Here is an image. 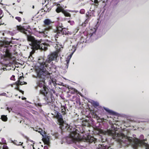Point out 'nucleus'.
I'll return each instance as SVG.
<instances>
[{"label":"nucleus","instance_id":"1","mask_svg":"<svg viewBox=\"0 0 149 149\" xmlns=\"http://www.w3.org/2000/svg\"><path fill=\"white\" fill-rule=\"evenodd\" d=\"M58 56L57 53H52L48 56L45 62L40 63V65L36 69L37 74V86L40 88L42 87L40 90V93L44 95V100L47 104L52 102L53 97L52 95L49 93L48 88L44 84L45 79L46 78H47L54 85L56 83L55 79L51 78V75H52V74L49 73L45 68L49 66L48 63H50L52 61L56 60Z\"/></svg>","mask_w":149,"mask_h":149},{"label":"nucleus","instance_id":"2","mask_svg":"<svg viewBox=\"0 0 149 149\" xmlns=\"http://www.w3.org/2000/svg\"><path fill=\"white\" fill-rule=\"evenodd\" d=\"M119 143L122 146H127L131 144L135 148L141 147L142 149H149V144L145 142L146 140H140L136 138L130 137L123 133L118 134Z\"/></svg>","mask_w":149,"mask_h":149},{"label":"nucleus","instance_id":"3","mask_svg":"<svg viewBox=\"0 0 149 149\" xmlns=\"http://www.w3.org/2000/svg\"><path fill=\"white\" fill-rule=\"evenodd\" d=\"M17 28L18 30L27 36L28 40L30 42L29 45L31 46L32 51L31 52V54H33L35 49H40L42 50H46L47 49L48 45L42 41H38L35 39L32 36L27 35L26 31L24 26H17Z\"/></svg>","mask_w":149,"mask_h":149},{"label":"nucleus","instance_id":"4","mask_svg":"<svg viewBox=\"0 0 149 149\" xmlns=\"http://www.w3.org/2000/svg\"><path fill=\"white\" fill-rule=\"evenodd\" d=\"M70 132L69 136L66 138L67 141L68 143L76 142L82 140V138L79 134V131L77 130L73 129V130H72V129H71Z\"/></svg>","mask_w":149,"mask_h":149},{"label":"nucleus","instance_id":"5","mask_svg":"<svg viewBox=\"0 0 149 149\" xmlns=\"http://www.w3.org/2000/svg\"><path fill=\"white\" fill-rule=\"evenodd\" d=\"M51 114L54 116V117L57 119L61 129H62L65 128L68 131L70 130V127L64 122L61 115L59 113L55 110L54 113Z\"/></svg>","mask_w":149,"mask_h":149},{"label":"nucleus","instance_id":"6","mask_svg":"<svg viewBox=\"0 0 149 149\" xmlns=\"http://www.w3.org/2000/svg\"><path fill=\"white\" fill-rule=\"evenodd\" d=\"M10 42L6 40L2 42L1 43V49L3 50L4 55L6 57L10 58H11L12 55L9 52V50L8 49V47L9 46Z\"/></svg>","mask_w":149,"mask_h":149},{"label":"nucleus","instance_id":"7","mask_svg":"<svg viewBox=\"0 0 149 149\" xmlns=\"http://www.w3.org/2000/svg\"><path fill=\"white\" fill-rule=\"evenodd\" d=\"M97 131L99 134L110 136H113L115 133L114 131L111 130H107V131H105L99 128L97 129Z\"/></svg>","mask_w":149,"mask_h":149},{"label":"nucleus","instance_id":"8","mask_svg":"<svg viewBox=\"0 0 149 149\" xmlns=\"http://www.w3.org/2000/svg\"><path fill=\"white\" fill-rule=\"evenodd\" d=\"M62 27L63 26H59L57 28V33L58 34V36L61 34L66 35L67 33V29L65 28H63Z\"/></svg>","mask_w":149,"mask_h":149},{"label":"nucleus","instance_id":"9","mask_svg":"<svg viewBox=\"0 0 149 149\" xmlns=\"http://www.w3.org/2000/svg\"><path fill=\"white\" fill-rule=\"evenodd\" d=\"M58 5L59 6L60 5H58V7L56 10V12L58 13L61 12L65 16L70 17V14L69 13L64 10L61 7H59Z\"/></svg>","mask_w":149,"mask_h":149},{"label":"nucleus","instance_id":"10","mask_svg":"<svg viewBox=\"0 0 149 149\" xmlns=\"http://www.w3.org/2000/svg\"><path fill=\"white\" fill-rule=\"evenodd\" d=\"M23 78H24V77L23 76H20L19 78V80L18 81H17L15 83L16 85V87L15 88V89L18 90V86H17L18 85H23L24 84H27V83L26 82H22V81H21L22 79Z\"/></svg>","mask_w":149,"mask_h":149},{"label":"nucleus","instance_id":"11","mask_svg":"<svg viewBox=\"0 0 149 149\" xmlns=\"http://www.w3.org/2000/svg\"><path fill=\"white\" fill-rule=\"evenodd\" d=\"M86 141L89 142L90 143H96L95 145L97 144L98 143L97 139L94 138L93 137H88L86 139Z\"/></svg>","mask_w":149,"mask_h":149},{"label":"nucleus","instance_id":"12","mask_svg":"<svg viewBox=\"0 0 149 149\" xmlns=\"http://www.w3.org/2000/svg\"><path fill=\"white\" fill-rule=\"evenodd\" d=\"M54 46L56 49L57 52H59L61 50V48H62L63 47L62 45L59 42H56L55 44L53 45Z\"/></svg>","mask_w":149,"mask_h":149},{"label":"nucleus","instance_id":"13","mask_svg":"<svg viewBox=\"0 0 149 149\" xmlns=\"http://www.w3.org/2000/svg\"><path fill=\"white\" fill-rule=\"evenodd\" d=\"M99 148L100 149H111L110 146H107V145H105V144H99Z\"/></svg>","mask_w":149,"mask_h":149},{"label":"nucleus","instance_id":"14","mask_svg":"<svg viewBox=\"0 0 149 149\" xmlns=\"http://www.w3.org/2000/svg\"><path fill=\"white\" fill-rule=\"evenodd\" d=\"M50 29H51V27H49L45 29V31H42L41 32H40V33H41V34L42 35L44 36H47V35H46L45 33H47V31H48V30Z\"/></svg>","mask_w":149,"mask_h":149},{"label":"nucleus","instance_id":"15","mask_svg":"<svg viewBox=\"0 0 149 149\" xmlns=\"http://www.w3.org/2000/svg\"><path fill=\"white\" fill-rule=\"evenodd\" d=\"M104 109L106 111H107V112H108V113L112 115H115V112H114L112 110L109 109L107 108L104 107Z\"/></svg>","mask_w":149,"mask_h":149},{"label":"nucleus","instance_id":"16","mask_svg":"<svg viewBox=\"0 0 149 149\" xmlns=\"http://www.w3.org/2000/svg\"><path fill=\"white\" fill-rule=\"evenodd\" d=\"M44 22L45 25H49L52 22L50 19H47L44 21Z\"/></svg>","mask_w":149,"mask_h":149},{"label":"nucleus","instance_id":"17","mask_svg":"<svg viewBox=\"0 0 149 149\" xmlns=\"http://www.w3.org/2000/svg\"><path fill=\"white\" fill-rule=\"evenodd\" d=\"M44 142L45 144L49 146L50 145L49 139L48 138H45L44 139Z\"/></svg>","mask_w":149,"mask_h":149},{"label":"nucleus","instance_id":"18","mask_svg":"<svg viewBox=\"0 0 149 149\" xmlns=\"http://www.w3.org/2000/svg\"><path fill=\"white\" fill-rule=\"evenodd\" d=\"M38 131L39 133H40V134L41 135L43 136H44L45 134V131L42 130L41 129H39L37 131Z\"/></svg>","mask_w":149,"mask_h":149},{"label":"nucleus","instance_id":"19","mask_svg":"<svg viewBox=\"0 0 149 149\" xmlns=\"http://www.w3.org/2000/svg\"><path fill=\"white\" fill-rule=\"evenodd\" d=\"M1 119L4 121H6L7 120L8 118L6 116L3 115L1 116Z\"/></svg>","mask_w":149,"mask_h":149},{"label":"nucleus","instance_id":"20","mask_svg":"<svg viewBox=\"0 0 149 149\" xmlns=\"http://www.w3.org/2000/svg\"><path fill=\"white\" fill-rule=\"evenodd\" d=\"M13 143L14 144L16 145L19 146L23 144V143H21V142H17L15 140L14 141H13Z\"/></svg>","mask_w":149,"mask_h":149},{"label":"nucleus","instance_id":"21","mask_svg":"<svg viewBox=\"0 0 149 149\" xmlns=\"http://www.w3.org/2000/svg\"><path fill=\"white\" fill-rule=\"evenodd\" d=\"M88 120H84L83 121V124L84 125H84H88Z\"/></svg>","mask_w":149,"mask_h":149},{"label":"nucleus","instance_id":"22","mask_svg":"<svg viewBox=\"0 0 149 149\" xmlns=\"http://www.w3.org/2000/svg\"><path fill=\"white\" fill-rule=\"evenodd\" d=\"M92 2H94L95 3V6H97L98 5V1L97 0H91Z\"/></svg>","mask_w":149,"mask_h":149},{"label":"nucleus","instance_id":"23","mask_svg":"<svg viewBox=\"0 0 149 149\" xmlns=\"http://www.w3.org/2000/svg\"><path fill=\"white\" fill-rule=\"evenodd\" d=\"M93 104L94 106L96 107H97L99 105V103L95 101H93Z\"/></svg>","mask_w":149,"mask_h":149},{"label":"nucleus","instance_id":"24","mask_svg":"<svg viewBox=\"0 0 149 149\" xmlns=\"http://www.w3.org/2000/svg\"><path fill=\"white\" fill-rule=\"evenodd\" d=\"M47 6L46 8H44L43 9L44 10V11H45L46 12H49V11L51 10V8H47Z\"/></svg>","mask_w":149,"mask_h":149},{"label":"nucleus","instance_id":"25","mask_svg":"<svg viewBox=\"0 0 149 149\" xmlns=\"http://www.w3.org/2000/svg\"><path fill=\"white\" fill-rule=\"evenodd\" d=\"M65 107H61V111L63 114H65Z\"/></svg>","mask_w":149,"mask_h":149},{"label":"nucleus","instance_id":"26","mask_svg":"<svg viewBox=\"0 0 149 149\" xmlns=\"http://www.w3.org/2000/svg\"><path fill=\"white\" fill-rule=\"evenodd\" d=\"M2 10L0 9V19H1L3 16V15L2 14Z\"/></svg>","mask_w":149,"mask_h":149},{"label":"nucleus","instance_id":"27","mask_svg":"<svg viewBox=\"0 0 149 149\" xmlns=\"http://www.w3.org/2000/svg\"><path fill=\"white\" fill-rule=\"evenodd\" d=\"M70 59V58H69V57H68L66 60V62L67 64H68L69 62V61Z\"/></svg>","mask_w":149,"mask_h":149},{"label":"nucleus","instance_id":"28","mask_svg":"<svg viewBox=\"0 0 149 149\" xmlns=\"http://www.w3.org/2000/svg\"><path fill=\"white\" fill-rule=\"evenodd\" d=\"M15 19L17 20L19 22H20L21 20V18L19 17H16Z\"/></svg>","mask_w":149,"mask_h":149},{"label":"nucleus","instance_id":"29","mask_svg":"<svg viewBox=\"0 0 149 149\" xmlns=\"http://www.w3.org/2000/svg\"><path fill=\"white\" fill-rule=\"evenodd\" d=\"M3 149H8V147L6 145H4L3 146Z\"/></svg>","mask_w":149,"mask_h":149},{"label":"nucleus","instance_id":"30","mask_svg":"<svg viewBox=\"0 0 149 149\" xmlns=\"http://www.w3.org/2000/svg\"><path fill=\"white\" fill-rule=\"evenodd\" d=\"M10 79L12 80H15V76L13 75H12L10 78Z\"/></svg>","mask_w":149,"mask_h":149},{"label":"nucleus","instance_id":"31","mask_svg":"<svg viewBox=\"0 0 149 149\" xmlns=\"http://www.w3.org/2000/svg\"><path fill=\"white\" fill-rule=\"evenodd\" d=\"M7 109L8 111H9V112H10L12 110V109L10 108H9L8 107L7 108Z\"/></svg>","mask_w":149,"mask_h":149},{"label":"nucleus","instance_id":"32","mask_svg":"<svg viewBox=\"0 0 149 149\" xmlns=\"http://www.w3.org/2000/svg\"><path fill=\"white\" fill-rule=\"evenodd\" d=\"M6 94L5 93H3L0 94V95L6 96Z\"/></svg>","mask_w":149,"mask_h":149},{"label":"nucleus","instance_id":"33","mask_svg":"<svg viewBox=\"0 0 149 149\" xmlns=\"http://www.w3.org/2000/svg\"><path fill=\"white\" fill-rule=\"evenodd\" d=\"M68 22L70 23L71 25H73L74 23V22L73 21H70Z\"/></svg>","mask_w":149,"mask_h":149},{"label":"nucleus","instance_id":"34","mask_svg":"<svg viewBox=\"0 0 149 149\" xmlns=\"http://www.w3.org/2000/svg\"><path fill=\"white\" fill-rule=\"evenodd\" d=\"M48 146H45L44 147V149H49L48 148Z\"/></svg>","mask_w":149,"mask_h":149},{"label":"nucleus","instance_id":"35","mask_svg":"<svg viewBox=\"0 0 149 149\" xmlns=\"http://www.w3.org/2000/svg\"><path fill=\"white\" fill-rule=\"evenodd\" d=\"M74 52H73L72 53H71V54L70 55V57H69V58H71V56H72L73 53H74Z\"/></svg>","mask_w":149,"mask_h":149},{"label":"nucleus","instance_id":"36","mask_svg":"<svg viewBox=\"0 0 149 149\" xmlns=\"http://www.w3.org/2000/svg\"><path fill=\"white\" fill-rule=\"evenodd\" d=\"M2 69L4 71L7 70V69L6 68H2Z\"/></svg>","mask_w":149,"mask_h":149},{"label":"nucleus","instance_id":"37","mask_svg":"<svg viewBox=\"0 0 149 149\" xmlns=\"http://www.w3.org/2000/svg\"><path fill=\"white\" fill-rule=\"evenodd\" d=\"M57 36H58L57 35H55V38H58Z\"/></svg>","mask_w":149,"mask_h":149},{"label":"nucleus","instance_id":"38","mask_svg":"<svg viewBox=\"0 0 149 149\" xmlns=\"http://www.w3.org/2000/svg\"><path fill=\"white\" fill-rule=\"evenodd\" d=\"M22 100H24V99H26V98L25 97H24V98H22Z\"/></svg>","mask_w":149,"mask_h":149},{"label":"nucleus","instance_id":"39","mask_svg":"<svg viewBox=\"0 0 149 149\" xmlns=\"http://www.w3.org/2000/svg\"><path fill=\"white\" fill-rule=\"evenodd\" d=\"M94 29V32H93V33H94V32H95V29Z\"/></svg>","mask_w":149,"mask_h":149},{"label":"nucleus","instance_id":"40","mask_svg":"<svg viewBox=\"0 0 149 149\" xmlns=\"http://www.w3.org/2000/svg\"><path fill=\"white\" fill-rule=\"evenodd\" d=\"M34 8V6H32V8Z\"/></svg>","mask_w":149,"mask_h":149},{"label":"nucleus","instance_id":"41","mask_svg":"<svg viewBox=\"0 0 149 149\" xmlns=\"http://www.w3.org/2000/svg\"><path fill=\"white\" fill-rule=\"evenodd\" d=\"M19 13H22V12H19Z\"/></svg>","mask_w":149,"mask_h":149},{"label":"nucleus","instance_id":"42","mask_svg":"<svg viewBox=\"0 0 149 149\" xmlns=\"http://www.w3.org/2000/svg\"><path fill=\"white\" fill-rule=\"evenodd\" d=\"M33 149H35L34 148V147H33Z\"/></svg>","mask_w":149,"mask_h":149},{"label":"nucleus","instance_id":"43","mask_svg":"<svg viewBox=\"0 0 149 149\" xmlns=\"http://www.w3.org/2000/svg\"><path fill=\"white\" fill-rule=\"evenodd\" d=\"M44 1H45V3L46 2V1L45 0H44Z\"/></svg>","mask_w":149,"mask_h":149},{"label":"nucleus","instance_id":"44","mask_svg":"<svg viewBox=\"0 0 149 149\" xmlns=\"http://www.w3.org/2000/svg\"><path fill=\"white\" fill-rule=\"evenodd\" d=\"M66 65L67 66V67L68 68V65Z\"/></svg>","mask_w":149,"mask_h":149},{"label":"nucleus","instance_id":"45","mask_svg":"<svg viewBox=\"0 0 149 149\" xmlns=\"http://www.w3.org/2000/svg\"><path fill=\"white\" fill-rule=\"evenodd\" d=\"M14 4H15V3H13V5H14Z\"/></svg>","mask_w":149,"mask_h":149},{"label":"nucleus","instance_id":"46","mask_svg":"<svg viewBox=\"0 0 149 149\" xmlns=\"http://www.w3.org/2000/svg\"><path fill=\"white\" fill-rule=\"evenodd\" d=\"M1 25V24H0V25Z\"/></svg>","mask_w":149,"mask_h":149}]
</instances>
